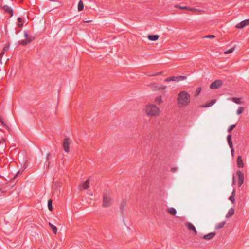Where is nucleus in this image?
<instances>
[{
    "label": "nucleus",
    "instance_id": "nucleus-1",
    "mask_svg": "<svg viewBox=\"0 0 249 249\" xmlns=\"http://www.w3.org/2000/svg\"><path fill=\"white\" fill-rule=\"evenodd\" d=\"M190 95L185 91H181L177 98V105L178 107L182 108L187 106L190 102Z\"/></svg>",
    "mask_w": 249,
    "mask_h": 249
},
{
    "label": "nucleus",
    "instance_id": "nucleus-2",
    "mask_svg": "<svg viewBox=\"0 0 249 249\" xmlns=\"http://www.w3.org/2000/svg\"><path fill=\"white\" fill-rule=\"evenodd\" d=\"M145 110L146 115L150 117L158 116L160 113L159 108L157 106L153 104H148L146 105Z\"/></svg>",
    "mask_w": 249,
    "mask_h": 249
},
{
    "label": "nucleus",
    "instance_id": "nucleus-3",
    "mask_svg": "<svg viewBox=\"0 0 249 249\" xmlns=\"http://www.w3.org/2000/svg\"><path fill=\"white\" fill-rule=\"evenodd\" d=\"M113 203V198L110 193L107 191L103 192L102 206L105 208L110 207Z\"/></svg>",
    "mask_w": 249,
    "mask_h": 249
},
{
    "label": "nucleus",
    "instance_id": "nucleus-4",
    "mask_svg": "<svg viewBox=\"0 0 249 249\" xmlns=\"http://www.w3.org/2000/svg\"><path fill=\"white\" fill-rule=\"evenodd\" d=\"M222 85V81L220 80H217L213 82L210 85L211 89H217L220 88Z\"/></svg>",
    "mask_w": 249,
    "mask_h": 249
},
{
    "label": "nucleus",
    "instance_id": "nucleus-5",
    "mask_svg": "<svg viewBox=\"0 0 249 249\" xmlns=\"http://www.w3.org/2000/svg\"><path fill=\"white\" fill-rule=\"evenodd\" d=\"M237 176L238 178V184L239 187L241 186L244 182V174L240 170H238L236 172Z\"/></svg>",
    "mask_w": 249,
    "mask_h": 249
},
{
    "label": "nucleus",
    "instance_id": "nucleus-6",
    "mask_svg": "<svg viewBox=\"0 0 249 249\" xmlns=\"http://www.w3.org/2000/svg\"><path fill=\"white\" fill-rule=\"evenodd\" d=\"M70 142L68 138L64 139L63 141V146L64 150L68 153L70 151Z\"/></svg>",
    "mask_w": 249,
    "mask_h": 249
},
{
    "label": "nucleus",
    "instance_id": "nucleus-7",
    "mask_svg": "<svg viewBox=\"0 0 249 249\" xmlns=\"http://www.w3.org/2000/svg\"><path fill=\"white\" fill-rule=\"evenodd\" d=\"M247 25H249V19L244 20L236 25L237 29H242Z\"/></svg>",
    "mask_w": 249,
    "mask_h": 249
},
{
    "label": "nucleus",
    "instance_id": "nucleus-8",
    "mask_svg": "<svg viewBox=\"0 0 249 249\" xmlns=\"http://www.w3.org/2000/svg\"><path fill=\"white\" fill-rule=\"evenodd\" d=\"M89 179H88L86 181L81 183L78 186V188L79 190H86L89 187Z\"/></svg>",
    "mask_w": 249,
    "mask_h": 249
},
{
    "label": "nucleus",
    "instance_id": "nucleus-9",
    "mask_svg": "<svg viewBox=\"0 0 249 249\" xmlns=\"http://www.w3.org/2000/svg\"><path fill=\"white\" fill-rule=\"evenodd\" d=\"M185 225L188 228L189 230L193 231L195 234L197 233V231L193 224L190 222H187L185 224Z\"/></svg>",
    "mask_w": 249,
    "mask_h": 249
},
{
    "label": "nucleus",
    "instance_id": "nucleus-10",
    "mask_svg": "<svg viewBox=\"0 0 249 249\" xmlns=\"http://www.w3.org/2000/svg\"><path fill=\"white\" fill-rule=\"evenodd\" d=\"M2 9L7 13H8L10 14V17L13 16V11L11 7L8 6L7 5H4L2 7Z\"/></svg>",
    "mask_w": 249,
    "mask_h": 249
},
{
    "label": "nucleus",
    "instance_id": "nucleus-11",
    "mask_svg": "<svg viewBox=\"0 0 249 249\" xmlns=\"http://www.w3.org/2000/svg\"><path fill=\"white\" fill-rule=\"evenodd\" d=\"M215 234H216L215 232H211L209 234H207L203 236V239H204L205 240H209L212 239L213 238L214 236L215 235Z\"/></svg>",
    "mask_w": 249,
    "mask_h": 249
},
{
    "label": "nucleus",
    "instance_id": "nucleus-12",
    "mask_svg": "<svg viewBox=\"0 0 249 249\" xmlns=\"http://www.w3.org/2000/svg\"><path fill=\"white\" fill-rule=\"evenodd\" d=\"M175 7L177 8L180 9H185L189 11H196V9L193 8H191L188 6H181L179 5H175Z\"/></svg>",
    "mask_w": 249,
    "mask_h": 249
},
{
    "label": "nucleus",
    "instance_id": "nucleus-13",
    "mask_svg": "<svg viewBox=\"0 0 249 249\" xmlns=\"http://www.w3.org/2000/svg\"><path fill=\"white\" fill-rule=\"evenodd\" d=\"M237 165L239 168H243L244 167L243 161L241 156H239L237 159Z\"/></svg>",
    "mask_w": 249,
    "mask_h": 249
},
{
    "label": "nucleus",
    "instance_id": "nucleus-14",
    "mask_svg": "<svg viewBox=\"0 0 249 249\" xmlns=\"http://www.w3.org/2000/svg\"><path fill=\"white\" fill-rule=\"evenodd\" d=\"M167 212L171 215H175L177 213V211L175 208L173 207H170L167 209Z\"/></svg>",
    "mask_w": 249,
    "mask_h": 249
},
{
    "label": "nucleus",
    "instance_id": "nucleus-15",
    "mask_svg": "<svg viewBox=\"0 0 249 249\" xmlns=\"http://www.w3.org/2000/svg\"><path fill=\"white\" fill-rule=\"evenodd\" d=\"M234 214V210L233 208H231L229 210L227 214L226 215V217L229 218V217H231V216H232Z\"/></svg>",
    "mask_w": 249,
    "mask_h": 249
},
{
    "label": "nucleus",
    "instance_id": "nucleus-16",
    "mask_svg": "<svg viewBox=\"0 0 249 249\" xmlns=\"http://www.w3.org/2000/svg\"><path fill=\"white\" fill-rule=\"evenodd\" d=\"M231 138H232V136L231 134H229L227 136V142L229 144V147L230 148H231L232 147H233V143L232 142Z\"/></svg>",
    "mask_w": 249,
    "mask_h": 249
},
{
    "label": "nucleus",
    "instance_id": "nucleus-17",
    "mask_svg": "<svg viewBox=\"0 0 249 249\" xmlns=\"http://www.w3.org/2000/svg\"><path fill=\"white\" fill-rule=\"evenodd\" d=\"M159 37V36L157 35H150L148 36V38L151 41H156Z\"/></svg>",
    "mask_w": 249,
    "mask_h": 249
},
{
    "label": "nucleus",
    "instance_id": "nucleus-18",
    "mask_svg": "<svg viewBox=\"0 0 249 249\" xmlns=\"http://www.w3.org/2000/svg\"><path fill=\"white\" fill-rule=\"evenodd\" d=\"M216 102V100L215 99H213L209 101V102L207 103L205 105H204L203 107H211L214 105Z\"/></svg>",
    "mask_w": 249,
    "mask_h": 249
},
{
    "label": "nucleus",
    "instance_id": "nucleus-19",
    "mask_svg": "<svg viewBox=\"0 0 249 249\" xmlns=\"http://www.w3.org/2000/svg\"><path fill=\"white\" fill-rule=\"evenodd\" d=\"M235 190L234 189L232 192L231 195L229 197V200L232 203H234L235 202Z\"/></svg>",
    "mask_w": 249,
    "mask_h": 249
},
{
    "label": "nucleus",
    "instance_id": "nucleus-20",
    "mask_svg": "<svg viewBox=\"0 0 249 249\" xmlns=\"http://www.w3.org/2000/svg\"><path fill=\"white\" fill-rule=\"evenodd\" d=\"M78 10L79 11H81L84 9V4L82 0H80L79 1V3L78 4Z\"/></svg>",
    "mask_w": 249,
    "mask_h": 249
},
{
    "label": "nucleus",
    "instance_id": "nucleus-21",
    "mask_svg": "<svg viewBox=\"0 0 249 249\" xmlns=\"http://www.w3.org/2000/svg\"><path fill=\"white\" fill-rule=\"evenodd\" d=\"M154 102L156 104L160 105L162 102L161 96H159L155 98Z\"/></svg>",
    "mask_w": 249,
    "mask_h": 249
},
{
    "label": "nucleus",
    "instance_id": "nucleus-22",
    "mask_svg": "<svg viewBox=\"0 0 249 249\" xmlns=\"http://www.w3.org/2000/svg\"><path fill=\"white\" fill-rule=\"evenodd\" d=\"M225 223V221H222L216 225L215 228L217 230L220 229L224 226Z\"/></svg>",
    "mask_w": 249,
    "mask_h": 249
},
{
    "label": "nucleus",
    "instance_id": "nucleus-23",
    "mask_svg": "<svg viewBox=\"0 0 249 249\" xmlns=\"http://www.w3.org/2000/svg\"><path fill=\"white\" fill-rule=\"evenodd\" d=\"M49 226H50V227L52 229L53 233L54 234H56L57 231V228H56V227L54 225H53V224H52L51 223H49Z\"/></svg>",
    "mask_w": 249,
    "mask_h": 249
},
{
    "label": "nucleus",
    "instance_id": "nucleus-24",
    "mask_svg": "<svg viewBox=\"0 0 249 249\" xmlns=\"http://www.w3.org/2000/svg\"><path fill=\"white\" fill-rule=\"evenodd\" d=\"M232 101L236 104H242V102L241 101V98H232Z\"/></svg>",
    "mask_w": 249,
    "mask_h": 249
},
{
    "label": "nucleus",
    "instance_id": "nucleus-25",
    "mask_svg": "<svg viewBox=\"0 0 249 249\" xmlns=\"http://www.w3.org/2000/svg\"><path fill=\"white\" fill-rule=\"evenodd\" d=\"M126 205V202L124 200H123L121 203V210L122 212H124V208Z\"/></svg>",
    "mask_w": 249,
    "mask_h": 249
},
{
    "label": "nucleus",
    "instance_id": "nucleus-26",
    "mask_svg": "<svg viewBox=\"0 0 249 249\" xmlns=\"http://www.w3.org/2000/svg\"><path fill=\"white\" fill-rule=\"evenodd\" d=\"M9 49V46H5L3 49L2 52L0 53V57H2L5 53V52L7 51Z\"/></svg>",
    "mask_w": 249,
    "mask_h": 249
},
{
    "label": "nucleus",
    "instance_id": "nucleus-27",
    "mask_svg": "<svg viewBox=\"0 0 249 249\" xmlns=\"http://www.w3.org/2000/svg\"><path fill=\"white\" fill-rule=\"evenodd\" d=\"M52 201L51 199L49 200L48 201V207L50 211L53 210V207H52Z\"/></svg>",
    "mask_w": 249,
    "mask_h": 249
},
{
    "label": "nucleus",
    "instance_id": "nucleus-28",
    "mask_svg": "<svg viewBox=\"0 0 249 249\" xmlns=\"http://www.w3.org/2000/svg\"><path fill=\"white\" fill-rule=\"evenodd\" d=\"M235 124H231L228 129V132L230 133L235 127H236Z\"/></svg>",
    "mask_w": 249,
    "mask_h": 249
},
{
    "label": "nucleus",
    "instance_id": "nucleus-29",
    "mask_svg": "<svg viewBox=\"0 0 249 249\" xmlns=\"http://www.w3.org/2000/svg\"><path fill=\"white\" fill-rule=\"evenodd\" d=\"M18 42L19 44H20L22 45L23 46H25V45H27L28 44H29V41H27L26 40H20V41H19Z\"/></svg>",
    "mask_w": 249,
    "mask_h": 249
},
{
    "label": "nucleus",
    "instance_id": "nucleus-30",
    "mask_svg": "<svg viewBox=\"0 0 249 249\" xmlns=\"http://www.w3.org/2000/svg\"><path fill=\"white\" fill-rule=\"evenodd\" d=\"M234 50V48H231V49L226 51L224 52V53H225V54H230V53H232Z\"/></svg>",
    "mask_w": 249,
    "mask_h": 249
},
{
    "label": "nucleus",
    "instance_id": "nucleus-31",
    "mask_svg": "<svg viewBox=\"0 0 249 249\" xmlns=\"http://www.w3.org/2000/svg\"><path fill=\"white\" fill-rule=\"evenodd\" d=\"M243 111V107H239L237 110L236 113L237 115H240L242 113Z\"/></svg>",
    "mask_w": 249,
    "mask_h": 249
},
{
    "label": "nucleus",
    "instance_id": "nucleus-32",
    "mask_svg": "<svg viewBox=\"0 0 249 249\" xmlns=\"http://www.w3.org/2000/svg\"><path fill=\"white\" fill-rule=\"evenodd\" d=\"M201 90V88L200 87L197 88L196 91L195 96H198L199 95V94L200 93Z\"/></svg>",
    "mask_w": 249,
    "mask_h": 249
},
{
    "label": "nucleus",
    "instance_id": "nucleus-33",
    "mask_svg": "<svg viewBox=\"0 0 249 249\" xmlns=\"http://www.w3.org/2000/svg\"><path fill=\"white\" fill-rule=\"evenodd\" d=\"M161 73H162L161 72H158L156 73H149L148 74V75L150 76H156V75H160L161 74Z\"/></svg>",
    "mask_w": 249,
    "mask_h": 249
},
{
    "label": "nucleus",
    "instance_id": "nucleus-34",
    "mask_svg": "<svg viewBox=\"0 0 249 249\" xmlns=\"http://www.w3.org/2000/svg\"><path fill=\"white\" fill-rule=\"evenodd\" d=\"M22 172H23V170H22V171H18L17 173V174H16V175L14 176V179H16V178H17L18 176H19V175H21V174L22 173Z\"/></svg>",
    "mask_w": 249,
    "mask_h": 249
},
{
    "label": "nucleus",
    "instance_id": "nucleus-35",
    "mask_svg": "<svg viewBox=\"0 0 249 249\" xmlns=\"http://www.w3.org/2000/svg\"><path fill=\"white\" fill-rule=\"evenodd\" d=\"M178 82L182 81L186 78L185 76H178Z\"/></svg>",
    "mask_w": 249,
    "mask_h": 249
},
{
    "label": "nucleus",
    "instance_id": "nucleus-36",
    "mask_svg": "<svg viewBox=\"0 0 249 249\" xmlns=\"http://www.w3.org/2000/svg\"><path fill=\"white\" fill-rule=\"evenodd\" d=\"M171 78V81L178 82V76H172Z\"/></svg>",
    "mask_w": 249,
    "mask_h": 249
},
{
    "label": "nucleus",
    "instance_id": "nucleus-37",
    "mask_svg": "<svg viewBox=\"0 0 249 249\" xmlns=\"http://www.w3.org/2000/svg\"><path fill=\"white\" fill-rule=\"evenodd\" d=\"M34 39V37L31 36H29L28 38L26 39L27 41H29V43L31 42Z\"/></svg>",
    "mask_w": 249,
    "mask_h": 249
},
{
    "label": "nucleus",
    "instance_id": "nucleus-38",
    "mask_svg": "<svg viewBox=\"0 0 249 249\" xmlns=\"http://www.w3.org/2000/svg\"><path fill=\"white\" fill-rule=\"evenodd\" d=\"M24 36L26 38V39L28 38L29 36V35L28 34L27 31H24Z\"/></svg>",
    "mask_w": 249,
    "mask_h": 249
},
{
    "label": "nucleus",
    "instance_id": "nucleus-39",
    "mask_svg": "<svg viewBox=\"0 0 249 249\" xmlns=\"http://www.w3.org/2000/svg\"><path fill=\"white\" fill-rule=\"evenodd\" d=\"M214 37L215 36L213 35H207V36H204V37L206 38H214Z\"/></svg>",
    "mask_w": 249,
    "mask_h": 249
},
{
    "label": "nucleus",
    "instance_id": "nucleus-40",
    "mask_svg": "<svg viewBox=\"0 0 249 249\" xmlns=\"http://www.w3.org/2000/svg\"><path fill=\"white\" fill-rule=\"evenodd\" d=\"M171 171L172 172H175L176 171H177V168L176 167H172L171 169Z\"/></svg>",
    "mask_w": 249,
    "mask_h": 249
},
{
    "label": "nucleus",
    "instance_id": "nucleus-41",
    "mask_svg": "<svg viewBox=\"0 0 249 249\" xmlns=\"http://www.w3.org/2000/svg\"><path fill=\"white\" fill-rule=\"evenodd\" d=\"M231 149V154L232 156L234 155V148H233V147H232L231 148H230Z\"/></svg>",
    "mask_w": 249,
    "mask_h": 249
},
{
    "label": "nucleus",
    "instance_id": "nucleus-42",
    "mask_svg": "<svg viewBox=\"0 0 249 249\" xmlns=\"http://www.w3.org/2000/svg\"><path fill=\"white\" fill-rule=\"evenodd\" d=\"M235 183H236V181H235V177L233 175V178H232V184L235 185Z\"/></svg>",
    "mask_w": 249,
    "mask_h": 249
},
{
    "label": "nucleus",
    "instance_id": "nucleus-43",
    "mask_svg": "<svg viewBox=\"0 0 249 249\" xmlns=\"http://www.w3.org/2000/svg\"><path fill=\"white\" fill-rule=\"evenodd\" d=\"M22 20V19L21 18L19 17L18 18V21L19 23L21 22Z\"/></svg>",
    "mask_w": 249,
    "mask_h": 249
},
{
    "label": "nucleus",
    "instance_id": "nucleus-44",
    "mask_svg": "<svg viewBox=\"0 0 249 249\" xmlns=\"http://www.w3.org/2000/svg\"><path fill=\"white\" fill-rule=\"evenodd\" d=\"M165 81L166 82H170V81H171V78H166L165 80Z\"/></svg>",
    "mask_w": 249,
    "mask_h": 249
},
{
    "label": "nucleus",
    "instance_id": "nucleus-45",
    "mask_svg": "<svg viewBox=\"0 0 249 249\" xmlns=\"http://www.w3.org/2000/svg\"><path fill=\"white\" fill-rule=\"evenodd\" d=\"M18 26L19 27H21L23 26V24L18 23Z\"/></svg>",
    "mask_w": 249,
    "mask_h": 249
},
{
    "label": "nucleus",
    "instance_id": "nucleus-46",
    "mask_svg": "<svg viewBox=\"0 0 249 249\" xmlns=\"http://www.w3.org/2000/svg\"><path fill=\"white\" fill-rule=\"evenodd\" d=\"M54 193H55V192H56V193H57V195H58L60 193V191H59V192H57V190H56V191L54 190Z\"/></svg>",
    "mask_w": 249,
    "mask_h": 249
},
{
    "label": "nucleus",
    "instance_id": "nucleus-47",
    "mask_svg": "<svg viewBox=\"0 0 249 249\" xmlns=\"http://www.w3.org/2000/svg\"><path fill=\"white\" fill-rule=\"evenodd\" d=\"M49 156H50V154H48V155H47V160L49 159Z\"/></svg>",
    "mask_w": 249,
    "mask_h": 249
},
{
    "label": "nucleus",
    "instance_id": "nucleus-48",
    "mask_svg": "<svg viewBox=\"0 0 249 249\" xmlns=\"http://www.w3.org/2000/svg\"><path fill=\"white\" fill-rule=\"evenodd\" d=\"M55 185H56V184H55H55H54V185H53V187H54L55 186Z\"/></svg>",
    "mask_w": 249,
    "mask_h": 249
},
{
    "label": "nucleus",
    "instance_id": "nucleus-49",
    "mask_svg": "<svg viewBox=\"0 0 249 249\" xmlns=\"http://www.w3.org/2000/svg\"><path fill=\"white\" fill-rule=\"evenodd\" d=\"M90 195L91 196H92V195H93V194H92V193H90Z\"/></svg>",
    "mask_w": 249,
    "mask_h": 249
},
{
    "label": "nucleus",
    "instance_id": "nucleus-50",
    "mask_svg": "<svg viewBox=\"0 0 249 249\" xmlns=\"http://www.w3.org/2000/svg\"><path fill=\"white\" fill-rule=\"evenodd\" d=\"M59 187H61V185L60 184H59Z\"/></svg>",
    "mask_w": 249,
    "mask_h": 249
}]
</instances>
